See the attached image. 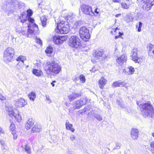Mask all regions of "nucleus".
<instances>
[{
	"label": "nucleus",
	"instance_id": "nucleus-1",
	"mask_svg": "<svg viewBox=\"0 0 154 154\" xmlns=\"http://www.w3.org/2000/svg\"><path fill=\"white\" fill-rule=\"evenodd\" d=\"M44 69L48 74H58L61 70V66L53 61H48L43 64Z\"/></svg>",
	"mask_w": 154,
	"mask_h": 154
},
{
	"label": "nucleus",
	"instance_id": "nucleus-2",
	"mask_svg": "<svg viewBox=\"0 0 154 154\" xmlns=\"http://www.w3.org/2000/svg\"><path fill=\"white\" fill-rule=\"evenodd\" d=\"M139 107L143 116L146 117L148 116H151L154 113V110L152 105L149 101L140 104Z\"/></svg>",
	"mask_w": 154,
	"mask_h": 154
},
{
	"label": "nucleus",
	"instance_id": "nucleus-3",
	"mask_svg": "<svg viewBox=\"0 0 154 154\" xmlns=\"http://www.w3.org/2000/svg\"><path fill=\"white\" fill-rule=\"evenodd\" d=\"M32 26H33L31 27V28L29 26H28V27H19L16 29V31L19 33H21L23 35H27L28 36L29 34L34 35L37 34L38 30V26L36 24H33Z\"/></svg>",
	"mask_w": 154,
	"mask_h": 154
},
{
	"label": "nucleus",
	"instance_id": "nucleus-4",
	"mask_svg": "<svg viewBox=\"0 0 154 154\" xmlns=\"http://www.w3.org/2000/svg\"><path fill=\"white\" fill-rule=\"evenodd\" d=\"M79 37L76 35L72 36L69 39L68 45L70 47L77 48L81 46Z\"/></svg>",
	"mask_w": 154,
	"mask_h": 154
},
{
	"label": "nucleus",
	"instance_id": "nucleus-5",
	"mask_svg": "<svg viewBox=\"0 0 154 154\" xmlns=\"http://www.w3.org/2000/svg\"><path fill=\"white\" fill-rule=\"evenodd\" d=\"M80 38L84 41H88L90 38L89 30L86 27H81L79 31Z\"/></svg>",
	"mask_w": 154,
	"mask_h": 154
},
{
	"label": "nucleus",
	"instance_id": "nucleus-6",
	"mask_svg": "<svg viewBox=\"0 0 154 154\" xmlns=\"http://www.w3.org/2000/svg\"><path fill=\"white\" fill-rule=\"evenodd\" d=\"M137 2L142 5L143 9L148 11L153 5L154 0H137Z\"/></svg>",
	"mask_w": 154,
	"mask_h": 154
},
{
	"label": "nucleus",
	"instance_id": "nucleus-7",
	"mask_svg": "<svg viewBox=\"0 0 154 154\" xmlns=\"http://www.w3.org/2000/svg\"><path fill=\"white\" fill-rule=\"evenodd\" d=\"M57 28L56 31L61 34H66L69 30V26L68 25H65L61 23L57 24Z\"/></svg>",
	"mask_w": 154,
	"mask_h": 154
},
{
	"label": "nucleus",
	"instance_id": "nucleus-8",
	"mask_svg": "<svg viewBox=\"0 0 154 154\" xmlns=\"http://www.w3.org/2000/svg\"><path fill=\"white\" fill-rule=\"evenodd\" d=\"M10 117L12 119L14 118L15 120L19 122L21 121V117L19 114L18 110L16 109L10 110Z\"/></svg>",
	"mask_w": 154,
	"mask_h": 154
},
{
	"label": "nucleus",
	"instance_id": "nucleus-9",
	"mask_svg": "<svg viewBox=\"0 0 154 154\" xmlns=\"http://www.w3.org/2000/svg\"><path fill=\"white\" fill-rule=\"evenodd\" d=\"M81 9L82 12L85 14L92 15L94 14L92 11L91 6L88 5H82L81 6Z\"/></svg>",
	"mask_w": 154,
	"mask_h": 154
},
{
	"label": "nucleus",
	"instance_id": "nucleus-10",
	"mask_svg": "<svg viewBox=\"0 0 154 154\" xmlns=\"http://www.w3.org/2000/svg\"><path fill=\"white\" fill-rule=\"evenodd\" d=\"M87 99L85 98L81 99L75 101L74 104V109H79L82 106L85 105L87 102Z\"/></svg>",
	"mask_w": 154,
	"mask_h": 154
},
{
	"label": "nucleus",
	"instance_id": "nucleus-11",
	"mask_svg": "<svg viewBox=\"0 0 154 154\" xmlns=\"http://www.w3.org/2000/svg\"><path fill=\"white\" fill-rule=\"evenodd\" d=\"M10 48H8L4 51L3 59L4 62L6 63H9L10 62Z\"/></svg>",
	"mask_w": 154,
	"mask_h": 154
},
{
	"label": "nucleus",
	"instance_id": "nucleus-12",
	"mask_svg": "<svg viewBox=\"0 0 154 154\" xmlns=\"http://www.w3.org/2000/svg\"><path fill=\"white\" fill-rule=\"evenodd\" d=\"M127 57L125 54H122L118 58H117L116 61L120 65H122L125 63L127 60Z\"/></svg>",
	"mask_w": 154,
	"mask_h": 154
},
{
	"label": "nucleus",
	"instance_id": "nucleus-13",
	"mask_svg": "<svg viewBox=\"0 0 154 154\" xmlns=\"http://www.w3.org/2000/svg\"><path fill=\"white\" fill-rule=\"evenodd\" d=\"M127 84V83H125L124 81L123 82H120L119 81H115L112 84V86L113 87H124L126 88H128V86L126 85Z\"/></svg>",
	"mask_w": 154,
	"mask_h": 154
},
{
	"label": "nucleus",
	"instance_id": "nucleus-14",
	"mask_svg": "<svg viewBox=\"0 0 154 154\" xmlns=\"http://www.w3.org/2000/svg\"><path fill=\"white\" fill-rule=\"evenodd\" d=\"M103 54V52L102 50H95L93 53V57L95 60H97L100 57H102Z\"/></svg>",
	"mask_w": 154,
	"mask_h": 154
},
{
	"label": "nucleus",
	"instance_id": "nucleus-15",
	"mask_svg": "<svg viewBox=\"0 0 154 154\" xmlns=\"http://www.w3.org/2000/svg\"><path fill=\"white\" fill-rule=\"evenodd\" d=\"M134 69L132 66H130L123 70V72L127 75L133 74L134 72Z\"/></svg>",
	"mask_w": 154,
	"mask_h": 154
},
{
	"label": "nucleus",
	"instance_id": "nucleus-16",
	"mask_svg": "<svg viewBox=\"0 0 154 154\" xmlns=\"http://www.w3.org/2000/svg\"><path fill=\"white\" fill-rule=\"evenodd\" d=\"M139 131L136 128L132 129L131 132V138L134 140H136L138 137Z\"/></svg>",
	"mask_w": 154,
	"mask_h": 154
},
{
	"label": "nucleus",
	"instance_id": "nucleus-17",
	"mask_svg": "<svg viewBox=\"0 0 154 154\" xmlns=\"http://www.w3.org/2000/svg\"><path fill=\"white\" fill-rule=\"evenodd\" d=\"M10 129L11 131V134L14 139H16L17 137V135L16 133V131L15 130V125L14 124H11L10 125Z\"/></svg>",
	"mask_w": 154,
	"mask_h": 154
},
{
	"label": "nucleus",
	"instance_id": "nucleus-18",
	"mask_svg": "<svg viewBox=\"0 0 154 154\" xmlns=\"http://www.w3.org/2000/svg\"><path fill=\"white\" fill-rule=\"evenodd\" d=\"M19 107H23L27 104V102L23 98L19 99L17 102Z\"/></svg>",
	"mask_w": 154,
	"mask_h": 154
},
{
	"label": "nucleus",
	"instance_id": "nucleus-19",
	"mask_svg": "<svg viewBox=\"0 0 154 154\" xmlns=\"http://www.w3.org/2000/svg\"><path fill=\"white\" fill-rule=\"evenodd\" d=\"M148 50L149 55L154 58V46L152 45H149Z\"/></svg>",
	"mask_w": 154,
	"mask_h": 154
},
{
	"label": "nucleus",
	"instance_id": "nucleus-20",
	"mask_svg": "<svg viewBox=\"0 0 154 154\" xmlns=\"http://www.w3.org/2000/svg\"><path fill=\"white\" fill-rule=\"evenodd\" d=\"M53 41L54 43L57 45H60L62 44L59 36L55 35L54 36L53 38Z\"/></svg>",
	"mask_w": 154,
	"mask_h": 154
},
{
	"label": "nucleus",
	"instance_id": "nucleus-21",
	"mask_svg": "<svg viewBox=\"0 0 154 154\" xmlns=\"http://www.w3.org/2000/svg\"><path fill=\"white\" fill-rule=\"evenodd\" d=\"M137 48H134L132 50L131 52V56L133 60H135L136 58L137 57Z\"/></svg>",
	"mask_w": 154,
	"mask_h": 154
},
{
	"label": "nucleus",
	"instance_id": "nucleus-22",
	"mask_svg": "<svg viewBox=\"0 0 154 154\" xmlns=\"http://www.w3.org/2000/svg\"><path fill=\"white\" fill-rule=\"evenodd\" d=\"M106 80L103 77L100 79L99 81V84L100 88H103V87L106 84Z\"/></svg>",
	"mask_w": 154,
	"mask_h": 154
},
{
	"label": "nucleus",
	"instance_id": "nucleus-23",
	"mask_svg": "<svg viewBox=\"0 0 154 154\" xmlns=\"http://www.w3.org/2000/svg\"><path fill=\"white\" fill-rule=\"evenodd\" d=\"M33 120L32 119H29L26 124L25 127L26 129H29L33 125Z\"/></svg>",
	"mask_w": 154,
	"mask_h": 154
},
{
	"label": "nucleus",
	"instance_id": "nucleus-24",
	"mask_svg": "<svg viewBox=\"0 0 154 154\" xmlns=\"http://www.w3.org/2000/svg\"><path fill=\"white\" fill-rule=\"evenodd\" d=\"M40 20L42 26L44 27H46L47 20V17L45 15L42 16L40 17Z\"/></svg>",
	"mask_w": 154,
	"mask_h": 154
},
{
	"label": "nucleus",
	"instance_id": "nucleus-25",
	"mask_svg": "<svg viewBox=\"0 0 154 154\" xmlns=\"http://www.w3.org/2000/svg\"><path fill=\"white\" fill-rule=\"evenodd\" d=\"M81 93L73 94L69 96V99L70 101H71L77 97L81 96Z\"/></svg>",
	"mask_w": 154,
	"mask_h": 154
},
{
	"label": "nucleus",
	"instance_id": "nucleus-26",
	"mask_svg": "<svg viewBox=\"0 0 154 154\" xmlns=\"http://www.w3.org/2000/svg\"><path fill=\"white\" fill-rule=\"evenodd\" d=\"M41 130V126L38 125H35L32 128V131L33 132H39Z\"/></svg>",
	"mask_w": 154,
	"mask_h": 154
},
{
	"label": "nucleus",
	"instance_id": "nucleus-27",
	"mask_svg": "<svg viewBox=\"0 0 154 154\" xmlns=\"http://www.w3.org/2000/svg\"><path fill=\"white\" fill-rule=\"evenodd\" d=\"M66 128L67 130H70L72 132H73L75 130L72 128V125L69 124V122L67 121L66 123Z\"/></svg>",
	"mask_w": 154,
	"mask_h": 154
},
{
	"label": "nucleus",
	"instance_id": "nucleus-28",
	"mask_svg": "<svg viewBox=\"0 0 154 154\" xmlns=\"http://www.w3.org/2000/svg\"><path fill=\"white\" fill-rule=\"evenodd\" d=\"M33 73L37 76H40L42 74V72L39 70L34 69L32 71Z\"/></svg>",
	"mask_w": 154,
	"mask_h": 154
},
{
	"label": "nucleus",
	"instance_id": "nucleus-29",
	"mask_svg": "<svg viewBox=\"0 0 154 154\" xmlns=\"http://www.w3.org/2000/svg\"><path fill=\"white\" fill-rule=\"evenodd\" d=\"M28 97L31 100L34 101L35 100V99L36 97V94L34 92H31L29 94Z\"/></svg>",
	"mask_w": 154,
	"mask_h": 154
},
{
	"label": "nucleus",
	"instance_id": "nucleus-30",
	"mask_svg": "<svg viewBox=\"0 0 154 154\" xmlns=\"http://www.w3.org/2000/svg\"><path fill=\"white\" fill-rule=\"evenodd\" d=\"M26 60V58L25 56L23 55H20L17 58L16 60L17 61H21L22 62L21 64L22 65H23L24 63V60Z\"/></svg>",
	"mask_w": 154,
	"mask_h": 154
},
{
	"label": "nucleus",
	"instance_id": "nucleus-31",
	"mask_svg": "<svg viewBox=\"0 0 154 154\" xmlns=\"http://www.w3.org/2000/svg\"><path fill=\"white\" fill-rule=\"evenodd\" d=\"M25 151L27 152V153L30 154L31 153V150L29 146L28 145H26L24 147Z\"/></svg>",
	"mask_w": 154,
	"mask_h": 154
},
{
	"label": "nucleus",
	"instance_id": "nucleus-32",
	"mask_svg": "<svg viewBox=\"0 0 154 154\" xmlns=\"http://www.w3.org/2000/svg\"><path fill=\"white\" fill-rule=\"evenodd\" d=\"M83 23L81 21H77L74 23L73 27L75 29H77Z\"/></svg>",
	"mask_w": 154,
	"mask_h": 154
},
{
	"label": "nucleus",
	"instance_id": "nucleus-33",
	"mask_svg": "<svg viewBox=\"0 0 154 154\" xmlns=\"http://www.w3.org/2000/svg\"><path fill=\"white\" fill-rule=\"evenodd\" d=\"M27 19L28 20V21L31 23V24H30L28 26H29L30 28H31V27L33 26H32V25H33V24H35V23H33L34 20V19L31 17H27Z\"/></svg>",
	"mask_w": 154,
	"mask_h": 154
},
{
	"label": "nucleus",
	"instance_id": "nucleus-34",
	"mask_svg": "<svg viewBox=\"0 0 154 154\" xmlns=\"http://www.w3.org/2000/svg\"><path fill=\"white\" fill-rule=\"evenodd\" d=\"M53 48L52 47L50 46L46 48L45 51L47 54H51L53 52Z\"/></svg>",
	"mask_w": 154,
	"mask_h": 154
},
{
	"label": "nucleus",
	"instance_id": "nucleus-35",
	"mask_svg": "<svg viewBox=\"0 0 154 154\" xmlns=\"http://www.w3.org/2000/svg\"><path fill=\"white\" fill-rule=\"evenodd\" d=\"M94 117L98 121H101L103 119L102 116L100 114L96 113L94 114Z\"/></svg>",
	"mask_w": 154,
	"mask_h": 154
},
{
	"label": "nucleus",
	"instance_id": "nucleus-36",
	"mask_svg": "<svg viewBox=\"0 0 154 154\" xmlns=\"http://www.w3.org/2000/svg\"><path fill=\"white\" fill-rule=\"evenodd\" d=\"M121 6L122 8L125 9H127L129 8V5L125 2L122 3Z\"/></svg>",
	"mask_w": 154,
	"mask_h": 154
},
{
	"label": "nucleus",
	"instance_id": "nucleus-37",
	"mask_svg": "<svg viewBox=\"0 0 154 154\" xmlns=\"http://www.w3.org/2000/svg\"><path fill=\"white\" fill-rule=\"evenodd\" d=\"M127 23H129L132 22L133 20V18L131 16H127L125 19Z\"/></svg>",
	"mask_w": 154,
	"mask_h": 154
},
{
	"label": "nucleus",
	"instance_id": "nucleus-38",
	"mask_svg": "<svg viewBox=\"0 0 154 154\" xmlns=\"http://www.w3.org/2000/svg\"><path fill=\"white\" fill-rule=\"evenodd\" d=\"M79 79L82 82V83H84L85 82V76H84L83 75H81L79 76Z\"/></svg>",
	"mask_w": 154,
	"mask_h": 154
},
{
	"label": "nucleus",
	"instance_id": "nucleus-39",
	"mask_svg": "<svg viewBox=\"0 0 154 154\" xmlns=\"http://www.w3.org/2000/svg\"><path fill=\"white\" fill-rule=\"evenodd\" d=\"M135 60H134L133 61H134L136 63H140L143 61L142 58L141 57L138 58L137 57Z\"/></svg>",
	"mask_w": 154,
	"mask_h": 154
},
{
	"label": "nucleus",
	"instance_id": "nucleus-40",
	"mask_svg": "<svg viewBox=\"0 0 154 154\" xmlns=\"http://www.w3.org/2000/svg\"><path fill=\"white\" fill-rule=\"evenodd\" d=\"M18 2L15 0H10V5L16 6L17 5Z\"/></svg>",
	"mask_w": 154,
	"mask_h": 154
},
{
	"label": "nucleus",
	"instance_id": "nucleus-41",
	"mask_svg": "<svg viewBox=\"0 0 154 154\" xmlns=\"http://www.w3.org/2000/svg\"><path fill=\"white\" fill-rule=\"evenodd\" d=\"M121 146V144L120 143H116L115 147L113 149V150H115L116 149H119L120 148Z\"/></svg>",
	"mask_w": 154,
	"mask_h": 154
},
{
	"label": "nucleus",
	"instance_id": "nucleus-42",
	"mask_svg": "<svg viewBox=\"0 0 154 154\" xmlns=\"http://www.w3.org/2000/svg\"><path fill=\"white\" fill-rule=\"evenodd\" d=\"M60 39L61 41L62 42V43L64 41H66L67 39V36L66 35L64 36H60Z\"/></svg>",
	"mask_w": 154,
	"mask_h": 154
},
{
	"label": "nucleus",
	"instance_id": "nucleus-43",
	"mask_svg": "<svg viewBox=\"0 0 154 154\" xmlns=\"http://www.w3.org/2000/svg\"><path fill=\"white\" fill-rule=\"evenodd\" d=\"M27 15L28 17H30L32 14V10L30 9L28 10L27 11Z\"/></svg>",
	"mask_w": 154,
	"mask_h": 154
},
{
	"label": "nucleus",
	"instance_id": "nucleus-44",
	"mask_svg": "<svg viewBox=\"0 0 154 154\" xmlns=\"http://www.w3.org/2000/svg\"><path fill=\"white\" fill-rule=\"evenodd\" d=\"M142 23L141 22H140L139 23V25H138V27L137 29V31L138 32H140L141 31V27H142Z\"/></svg>",
	"mask_w": 154,
	"mask_h": 154
},
{
	"label": "nucleus",
	"instance_id": "nucleus-45",
	"mask_svg": "<svg viewBox=\"0 0 154 154\" xmlns=\"http://www.w3.org/2000/svg\"><path fill=\"white\" fill-rule=\"evenodd\" d=\"M14 51L12 48H10V58L11 57H13L14 54Z\"/></svg>",
	"mask_w": 154,
	"mask_h": 154
},
{
	"label": "nucleus",
	"instance_id": "nucleus-46",
	"mask_svg": "<svg viewBox=\"0 0 154 154\" xmlns=\"http://www.w3.org/2000/svg\"><path fill=\"white\" fill-rule=\"evenodd\" d=\"M46 99L47 100L49 103L51 102V101L49 98V96L48 95H46Z\"/></svg>",
	"mask_w": 154,
	"mask_h": 154
},
{
	"label": "nucleus",
	"instance_id": "nucleus-47",
	"mask_svg": "<svg viewBox=\"0 0 154 154\" xmlns=\"http://www.w3.org/2000/svg\"><path fill=\"white\" fill-rule=\"evenodd\" d=\"M90 107L89 106H86L85 108V111L88 110H90Z\"/></svg>",
	"mask_w": 154,
	"mask_h": 154
},
{
	"label": "nucleus",
	"instance_id": "nucleus-48",
	"mask_svg": "<svg viewBox=\"0 0 154 154\" xmlns=\"http://www.w3.org/2000/svg\"><path fill=\"white\" fill-rule=\"evenodd\" d=\"M70 139L71 140L73 141L75 139V137L73 135H71L70 136Z\"/></svg>",
	"mask_w": 154,
	"mask_h": 154
},
{
	"label": "nucleus",
	"instance_id": "nucleus-49",
	"mask_svg": "<svg viewBox=\"0 0 154 154\" xmlns=\"http://www.w3.org/2000/svg\"><path fill=\"white\" fill-rule=\"evenodd\" d=\"M36 42L37 43L39 44L42 45V43L41 41L39 39H37L36 40Z\"/></svg>",
	"mask_w": 154,
	"mask_h": 154
},
{
	"label": "nucleus",
	"instance_id": "nucleus-50",
	"mask_svg": "<svg viewBox=\"0 0 154 154\" xmlns=\"http://www.w3.org/2000/svg\"><path fill=\"white\" fill-rule=\"evenodd\" d=\"M150 146L154 149V142H152L150 143Z\"/></svg>",
	"mask_w": 154,
	"mask_h": 154
},
{
	"label": "nucleus",
	"instance_id": "nucleus-51",
	"mask_svg": "<svg viewBox=\"0 0 154 154\" xmlns=\"http://www.w3.org/2000/svg\"><path fill=\"white\" fill-rule=\"evenodd\" d=\"M27 20V17H26V18L25 19L21 20L20 21L22 23H24Z\"/></svg>",
	"mask_w": 154,
	"mask_h": 154
},
{
	"label": "nucleus",
	"instance_id": "nucleus-52",
	"mask_svg": "<svg viewBox=\"0 0 154 154\" xmlns=\"http://www.w3.org/2000/svg\"><path fill=\"white\" fill-rule=\"evenodd\" d=\"M0 99L2 100H5V97L2 95H0Z\"/></svg>",
	"mask_w": 154,
	"mask_h": 154
},
{
	"label": "nucleus",
	"instance_id": "nucleus-53",
	"mask_svg": "<svg viewBox=\"0 0 154 154\" xmlns=\"http://www.w3.org/2000/svg\"><path fill=\"white\" fill-rule=\"evenodd\" d=\"M125 153L126 154H130V151L129 149L125 151Z\"/></svg>",
	"mask_w": 154,
	"mask_h": 154
},
{
	"label": "nucleus",
	"instance_id": "nucleus-54",
	"mask_svg": "<svg viewBox=\"0 0 154 154\" xmlns=\"http://www.w3.org/2000/svg\"><path fill=\"white\" fill-rule=\"evenodd\" d=\"M72 16V14H71L69 15H68L66 17V18L67 19V20H69V18H70Z\"/></svg>",
	"mask_w": 154,
	"mask_h": 154
},
{
	"label": "nucleus",
	"instance_id": "nucleus-55",
	"mask_svg": "<svg viewBox=\"0 0 154 154\" xmlns=\"http://www.w3.org/2000/svg\"><path fill=\"white\" fill-rule=\"evenodd\" d=\"M94 113V111L93 110L91 111L88 113V114L89 115H92Z\"/></svg>",
	"mask_w": 154,
	"mask_h": 154
},
{
	"label": "nucleus",
	"instance_id": "nucleus-56",
	"mask_svg": "<svg viewBox=\"0 0 154 154\" xmlns=\"http://www.w3.org/2000/svg\"><path fill=\"white\" fill-rule=\"evenodd\" d=\"M6 110H7V111H8L9 113L10 112L9 106H6Z\"/></svg>",
	"mask_w": 154,
	"mask_h": 154
},
{
	"label": "nucleus",
	"instance_id": "nucleus-57",
	"mask_svg": "<svg viewBox=\"0 0 154 154\" xmlns=\"http://www.w3.org/2000/svg\"><path fill=\"white\" fill-rule=\"evenodd\" d=\"M116 103L119 104V106L121 107V108H123V107H124L123 106H122L121 104H120L119 103V101L118 100H116Z\"/></svg>",
	"mask_w": 154,
	"mask_h": 154
},
{
	"label": "nucleus",
	"instance_id": "nucleus-58",
	"mask_svg": "<svg viewBox=\"0 0 154 154\" xmlns=\"http://www.w3.org/2000/svg\"><path fill=\"white\" fill-rule=\"evenodd\" d=\"M1 133H4V131L0 127V134Z\"/></svg>",
	"mask_w": 154,
	"mask_h": 154
},
{
	"label": "nucleus",
	"instance_id": "nucleus-59",
	"mask_svg": "<svg viewBox=\"0 0 154 154\" xmlns=\"http://www.w3.org/2000/svg\"><path fill=\"white\" fill-rule=\"evenodd\" d=\"M0 143L2 145H3L4 144V142L3 140H0Z\"/></svg>",
	"mask_w": 154,
	"mask_h": 154
},
{
	"label": "nucleus",
	"instance_id": "nucleus-60",
	"mask_svg": "<svg viewBox=\"0 0 154 154\" xmlns=\"http://www.w3.org/2000/svg\"><path fill=\"white\" fill-rule=\"evenodd\" d=\"M97 8H96L94 10V12L96 13L97 14H98L99 13V12L97 11Z\"/></svg>",
	"mask_w": 154,
	"mask_h": 154
},
{
	"label": "nucleus",
	"instance_id": "nucleus-61",
	"mask_svg": "<svg viewBox=\"0 0 154 154\" xmlns=\"http://www.w3.org/2000/svg\"><path fill=\"white\" fill-rule=\"evenodd\" d=\"M113 2H119L121 0H113Z\"/></svg>",
	"mask_w": 154,
	"mask_h": 154
},
{
	"label": "nucleus",
	"instance_id": "nucleus-62",
	"mask_svg": "<svg viewBox=\"0 0 154 154\" xmlns=\"http://www.w3.org/2000/svg\"><path fill=\"white\" fill-rule=\"evenodd\" d=\"M55 82V81H53L51 83V85H52V86L53 87H54V82Z\"/></svg>",
	"mask_w": 154,
	"mask_h": 154
},
{
	"label": "nucleus",
	"instance_id": "nucleus-63",
	"mask_svg": "<svg viewBox=\"0 0 154 154\" xmlns=\"http://www.w3.org/2000/svg\"><path fill=\"white\" fill-rule=\"evenodd\" d=\"M121 14H118L116 15V17H118Z\"/></svg>",
	"mask_w": 154,
	"mask_h": 154
},
{
	"label": "nucleus",
	"instance_id": "nucleus-64",
	"mask_svg": "<svg viewBox=\"0 0 154 154\" xmlns=\"http://www.w3.org/2000/svg\"><path fill=\"white\" fill-rule=\"evenodd\" d=\"M152 136L154 137V133H152Z\"/></svg>",
	"mask_w": 154,
	"mask_h": 154
}]
</instances>
